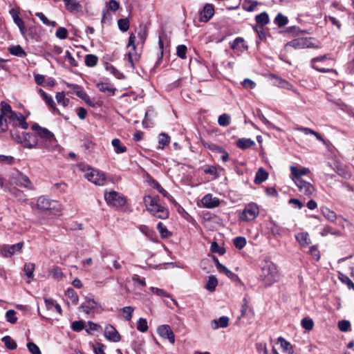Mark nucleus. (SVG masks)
<instances>
[{"label": "nucleus", "instance_id": "33", "mask_svg": "<svg viewBox=\"0 0 354 354\" xmlns=\"http://www.w3.org/2000/svg\"><path fill=\"white\" fill-rule=\"evenodd\" d=\"M321 212L323 216L328 221L332 222L335 221L337 218L336 214L333 211L328 209V207H322Z\"/></svg>", "mask_w": 354, "mask_h": 354}, {"label": "nucleus", "instance_id": "61", "mask_svg": "<svg viewBox=\"0 0 354 354\" xmlns=\"http://www.w3.org/2000/svg\"><path fill=\"white\" fill-rule=\"evenodd\" d=\"M93 352L95 354H106L104 352L105 346L100 343L93 344Z\"/></svg>", "mask_w": 354, "mask_h": 354}, {"label": "nucleus", "instance_id": "19", "mask_svg": "<svg viewBox=\"0 0 354 354\" xmlns=\"http://www.w3.org/2000/svg\"><path fill=\"white\" fill-rule=\"evenodd\" d=\"M214 14V8L213 5L207 3L203 8V10L200 13V18L201 21H205V22L208 21L211 19Z\"/></svg>", "mask_w": 354, "mask_h": 354}, {"label": "nucleus", "instance_id": "49", "mask_svg": "<svg viewBox=\"0 0 354 354\" xmlns=\"http://www.w3.org/2000/svg\"><path fill=\"white\" fill-rule=\"evenodd\" d=\"M6 321L10 324H15L17 321L16 312L14 310H9L6 313Z\"/></svg>", "mask_w": 354, "mask_h": 354}, {"label": "nucleus", "instance_id": "30", "mask_svg": "<svg viewBox=\"0 0 354 354\" xmlns=\"http://www.w3.org/2000/svg\"><path fill=\"white\" fill-rule=\"evenodd\" d=\"M268 176V174L262 167L259 168L256 173L254 182L257 184L264 182Z\"/></svg>", "mask_w": 354, "mask_h": 354}, {"label": "nucleus", "instance_id": "27", "mask_svg": "<svg viewBox=\"0 0 354 354\" xmlns=\"http://www.w3.org/2000/svg\"><path fill=\"white\" fill-rule=\"evenodd\" d=\"M306 32H307L306 30L301 29L299 27L297 26H292L291 27L286 28V30H284V33L289 37H295L299 35V34Z\"/></svg>", "mask_w": 354, "mask_h": 354}, {"label": "nucleus", "instance_id": "22", "mask_svg": "<svg viewBox=\"0 0 354 354\" xmlns=\"http://www.w3.org/2000/svg\"><path fill=\"white\" fill-rule=\"evenodd\" d=\"M266 227L273 235L281 236L283 233V227L277 225L274 221L270 220L266 223Z\"/></svg>", "mask_w": 354, "mask_h": 354}, {"label": "nucleus", "instance_id": "57", "mask_svg": "<svg viewBox=\"0 0 354 354\" xmlns=\"http://www.w3.org/2000/svg\"><path fill=\"white\" fill-rule=\"evenodd\" d=\"M248 5H247L246 3H244L243 5V8H244V10L248 12L253 11L258 5V3L253 0H249L248 1Z\"/></svg>", "mask_w": 354, "mask_h": 354}, {"label": "nucleus", "instance_id": "16", "mask_svg": "<svg viewBox=\"0 0 354 354\" xmlns=\"http://www.w3.org/2000/svg\"><path fill=\"white\" fill-rule=\"evenodd\" d=\"M290 169L291 171L290 178L295 182L296 181V178L298 180H303L302 176L306 175L310 173V170L306 167L298 168L295 166L291 165L290 167Z\"/></svg>", "mask_w": 354, "mask_h": 354}, {"label": "nucleus", "instance_id": "60", "mask_svg": "<svg viewBox=\"0 0 354 354\" xmlns=\"http://www.w3.org/2000/svg\"><path fill=\"white\" fill-rule=\"evenodd\" d=\"M177 55L181 58L185 59L186 58V52H187V47L185 45H179L177 46Z\"/></svg>", "mask_w": 354, "mask_h": 354}, {"label": "nucleus", "instance_id": "34", "mask_svg": "<svg viewBox=\"0 0 354 354\" xmlns=\"http://www.w3.org/2000/svg\"><path fill=\"white\" fill-rule=\"evenodd\" d=\"M112 145L117 153H124L127 151V147L122 145L121 141L118 138H115L112 140Z\"/></svg>", "mask_w": 354, "mask_h": 354}, {"label": "nucleus", "instance_id": "50", "mask_svg": "<svg viewBox=\"0 0 354 354\" xmlns=\"http://www.w3.org/2000/svg\"><path fill=\"white\" fill-rule=\"evenodd\" d=\"M151 185L154 189H157L163 196H169L168 192L165 189H163L162 186L158 183V182L156 181V180H152Z\"/></svg>", "mask_w": 354, "mask_h": 354}, {"label": "nucleus", "instance_id": "17", "mask_svg": "<svg viewBox=\"0 0 354 354\" xmlns=\"http://www.w3.org/2000/svg\"><path fill=\"white\" fill-rule=\"evenodd\" d=\"M201 203L205 207L214 208L219 205L220 201L218 198L213 197L212 194H207L203 197Z\"/></svg>", "mask_w": 354, "mask_h": 354}, {"label": "nucleus", "instance_id": "41", "mask_svg": "<svg viewBox=\"0 0 354 354\" xmlns=\"http://www.w3.org/2000/svg\"><path fill=\"white\" fill-rule=\"evenodd\" d=\"M56 100L58 104H62L64 106H68L69 103V99L65 97V94L64 92L57 93L55 95Z\"/></svg>", "mask_w": 354, "mask_h": 354}, {"label": "nucleus", "instance_id": "35", "mask_svg": "<svg viewBox=\"0 0 354 354\" xmlns=\"http://www.w3.org/2000/svg\"><path fill=\"white\" fill-rule=\"evenodd\" d=\"M35 267V266L33 263L28 262L25 263L24 270L28 278H33Z\"/></svg>", "mask_w": 354, "mask_h": 354}, {"label": "nucleus", "instance_id": "10", "mask_svg": "<svg viewBox=\"0 0 354 354\" xmlns=\"http://www.w3.org/2000/svg\"><path fill=\"white\" fill-rule=\"evenodd\" d=\"M294 183L297 185L299 192L303 195L310 196L315 190L314 186L310 183L304 180H298L296 178V181Z\"/></svg>", "mask_w": 354, "mask_h": 354}, {"label": "nucleus", "instance_id": "8", "mask_svg": "<svg viewBox=\"0 0 354 354\" xmlns=\"http://www.w3.org/2000/svg\"><path fill=\"white\" fill-rule=\"evenodd\" d=\"M259 214V206L254 203H250L245 205L239 215V219L245 222L252 221L257 218Z\"/></svg>", "mask_w": 354, "mask_h": 354}, {"label": "nucleus", "instance_id": "14", "mask_svg": "<svg viewBox=\"0 0 354 354\" xmlns=\"http://www.w3.org/2000/svg\"><path fill=\"white\" fill-rule=\"evenodd\" d=\"M105 337L113 342H118L121 339V336L118 331L111 325H107L104 330Z\"/></svg>", "mask_w": 354, "mask_h": 354}, {"label": "nucleus", "instance_id": "63", "mask_svg": "<svg viewBox=\"0 0 354 354\" xmlns=\"http://www.w3.org/2000/svg\"><path fill=\"white\" fill-rule=\"evenodd\" d=\"M102 310L101 306L97 301L90 299V313L99 312Z\"/></svg>", "mask_w": 354, "mask_h": 354}, {"label": "nucleus", "instance_id": "3", "mask_svg": "<svg viewBox=\"0 0 354 354\" xmlns=\"http://www.w3.org/2000/svg\"><path fill=\"white\" fill-rule=\"evenodd\" d=\"M30 205L32 209L51 211L53 214H57L61 210V205L58 201L50 200L46 196L39 197L35 204L32 202Z\"/></svg>", "mask_w": 354, "mask_h": 354}, {"label": "nucleus", "instance_id": "21", "mask_svg": "<svg viewBox=\"0 0 354 354\" xmlns=\"http://www.w3.org/2000/svg\"><path fill=\"white\" fill-rule=\"evenodd\" d=\"M231 48L239 53H242L248 49V46L244 44V39L242 37L236 38L231 44Z\"/></svg>", "mask_w": 354, "mask_h": 354}, {"label": "nucleus", "instance_id": "4", "mask_svg": "<svg viewBox=\"0 0 354 354\" xmlns=\"http://www.w3.org/2000/svg\"><path fill=\"white\" fill-rule=\"evenodd\" d=\"M38 136L41 140V141H39V149L53 150L56 147H57V140L54 134L48 129L46 128L41 129V131L38 133Z\"/></svg>", "mask_w": 354, "mask_h": 354}, {"label": "nucleus", "instance_id": "38", "mask_svg": "<svg viewBox=\"0 0 354 354\" xmlns=\"http://www.w3.org/2000/svg\"><path fill=\"white\" fill-rule=\"evenodd\" d=\"M157 228L162 238H169L171 236V233L167 230V228L161 223L159 222L157 225Z\"/></svg>", "mask_w": 354, "mask_h": 354}, {"label": "nucleus", "instance_id": "13", "mask_svg": "<svg viewBox=\"0 0 354 354\" xmlns=\"http://www.w3.org/2000/svg\"><path fill=\"white\" fill-rule=\"evenodd\" d=\"M157 332L160 337L167 339L170 343L174 344L175 335L169 325L164 324L160 326L158 328Z\"/></svg>", "mask_w": 354, "mask_h": 354}, {"label": "nucleus", "instance_id": "12", "mask_svg": "<svg viewBox=\"0 0 354 354\" xmlns=\"http://www.w3.org/2000/svg\"><path fill=\"white\" fill-rule=\"evenodd\" d=\"M105 174L97 169L90 167V182L96 185L102 186L106 182Z\"/></svg>", "mask_w": 354, "mask_h": 354}, {"label": "nucleus", "instance_id": "45", "mask_svg": "<svg viewBox=\"0 0 354 354\" xmlns=\"http://www.w3.org/2000/svg\"><path fill=\"white\" fill-rule=\"evenodd\" d=\"M66 296L71 299L73 304H77L78 301V296L73 288H68L65 292Z\"/></svg>", "mask_w": 354, "mask_h": 354}, {"label": "nucleus", "instance_id": "44", "mask_svg": "<svg viewBox=\"0 0 354 354\" xmlns=\"http://www.w3.org/2000/svg\"><path fill=\"white\" fill-rule=\"evenodd\" d=\"M304 38H299L292 40L286 44V46H292L295 48H304Z\"/></svg>", "mask_w": 354, "mask_h": 354}, {"label": "nucleus", "instance_id": "53", "mask_svg": "<svg viewBox=\"0 0 354 354\" xmlns=\"http://www.w3.org/2000/svg\"><path fill=\"white\" fill-rule=\"evenodd\" d=\"M106 68L107 71H110L116 78L118 79H123L124 75L119 71H118L113 66L109 65L106 64Z\"/></svg>", "mask_w": 354, "mask_h": 354}, {"label": "nucleus", "instance_id": "59", "mask_svg": "<svg viewBox=\"0 0 354 354\" xmlns=\"http://www.w3.org/2000/svg\"><path fill=\"white\" fill-rule=\"evenodd\" d=\"M338 327L341 331L346 332V331L349 330L350 327H351V324L347 320H342V321L339 322Z\"/></svg>", "mask_w": 354, "mask_h": 354}, {"label": "nucleus", "instance_id": "5", "mask_svg": "<svg viewBox=\"0 0 354 354\" xmlns=\"http://www.w3.org/2000/svg\"><path fill=\"white\" fill-rule=\"evenodd\" d=\"M12 137L24 147L28 149L39 148V141L36 136L30 133H22L21 135L11 133Z\"/></svg>", "mask_w": 354, "mask_h": 354}, {"label": "nucleus", "instance_id": "54", "mask_svg": "<svg viewBox=\"0 0 354 354\" xmlns=\"http://www.w3.org/2000/svg\"><path fill=\"white\" fill-rule=\"evenodd\" d=\"M9 13L12 16L14 22H24L19 17V10L18 8H11Z\"/></svg>", "mask_w": 354, "mask_h": 354}, {"label": "nucleus", "instance_id": "47", "mask_svg": "<svg viewBox=\"0 0 354 354\" xmlns=\"http://www.w3.org/2000/svg\"><path fill=\"white\" fill-rule=\"evenodd\" d=\"M218 284V281L216 278L214 276L209 277L207 283L205 286V288L210 291L214 290L216 286Z\"/></svg>", "mask_w": 354, "mask_h": 354}, {"label": "nucleus", "instance_id": "1", "mask_svg": "<svg viewBox=\"0 0 354 354\" xmlns=\"http://www.w3.org/2000/svg\"><path fill=\"white\" fill-rule=\"evenodd\" d=\"M279 279V273L277 266L272 261L262 262L259 280L265 287H269L276 283Z\"/></svg>", "mask_w": 354, "mask_h": 354}, {"label": "nucleus", "instance_id": "11", "mask_svg": "<svg viewBox=\"0 0 354 354\" xmlns=\"http://www.w3.org/2000/svg\"><path fill=\"white\" fill-rule=\"evenodd\" d=\"M21 33L25 37L35 38L37 34V27L31 24H17Z\"/></svg>", "mask_w": 354, "mask_h": 354}, {"label": "nucleus", "instance_id": "28", "mask_svg": "<svg viewBox=\"0 0 354 354\" xmlns=\"http://www.w3.org/2000/svg\"><path fill=\"white\" fill-rule=\"evenodd\" d=\"M266 24H256L253 27L261 40L266 39L268 33V30L264 27Z\"/></svg>", "mask_w": 354, "mask_h": 354}, {"label": "nucleus", "instance_id": "40", "mask_svg": "<svg viewBox=\"0 0 354 354\" xmlns=\"http://www.w3.org/2000/svg\"><path fill=\"white\" fill-rule=\"evenodd\" d=\"M66 8L71 11H76L78 10L79 3L75 0H64Z\"/></svg>", "mask_w": 354, "mask_h": 354}, {"label": "nucleus", "instance_id": "25", "mask_svg": "<svg viewBox=\"0 0 354 354\" xmlns=\"http://www.w3.org/2000/svg\"><path fill=\"white\" fill-rule=\"evenodd\" d=\"M278 342L280 344L282 351L285 354H292L294 352L291 344L287 342L284 338L280 337L278 338Z\"/></svg>", "mask_w": 354, "mask_h": 354}, {"label": "nucleus", "instance_id": "51", "mask_svg": "<svg viewBox=\"0 0 354 354\" xmlns=\"http://www.w3.org/2000/svg\"><path fill=\"white\" fill-rule=\"evenodd\" d=\"M121 311L124 314L125 319L127 321H130L132 318L134 308L131 306H125L121 309Z\"/></svg>", "mask_w": 354, "mask_h": 354}, {"label": "nucleus", "instance_id": "23", "mask_svg": "<svg viewBox=\"0 0 354 354\" xmlns=\"http://www.w3.org/2000/svg\"><path fill=\"white\" fill-rule=\"evenodd\" d=\"M328 59V55H322V56H319V57H314L311 59V65H312V67L315 69L316 71H319V72H322V73H328L329 71H330V69H326L325 68H321L319 66H318L316 63L317 62H323L326 59Z\"/></svg>", "mask_w": 354, "mask_h": 354}, {"label": "nucleus", "instance_id": "15", "mask_svg": "<svg viewBox=\"0 0 354 354\" xmlns=\"http://www.w3.org/2000/svg\"><path fill=\"white\" fill-rule=\"evenodd\" d=\"M23 245L24 243L22 242H19L17 244L4 247L1 250V254L5 257H11L16 252H20Z\"/></svg>", "mask_w": 354, "mask_h": 354}, {"label": "nucleus", "instance_id": "46", "mask_svg": "<svg viewBox=\"0 0 354 354\" xmlns=\"http://www.w3.org/2000/svg\"><path fill=\"white\" fill-rule=\"evenodd\" d=\"M1 106V116H6V115L10 113L13 111L10 104L6 103L4 101H2L0 104Z\"/></svg>", "mask_w": 354, "mask_h": 354}, {"label": "nucleus", "instance_id": "62", "mask_svg": "<svg viewBox=\"0 0 354 354\" xmlns=\"http://www.w3.org/2000/svg\"><path fill=\"white\" fill-rule=\"evenodd\" d=\"M71 328L74 331L80 332L84 328V323L82 321L73 322Z\"/></svg>", "mask_w": 354, "mask_h": 354}, {"label": "nucleus", "instance_id": "42", "mask_svg": "<svg viewBox=\"0 0 354 354\" xmlns=\"http://www.w3.org/2000/svg\"><path fill=\"white\" fill-rule=\"evenodd\" d=\"M50 274L53 279L57 280L60 279L63 277L62 269L57 266H54L50 269Z\"/></svg>", "mask_w": 354, "mask_h": 354}, {"label": "nucleus", "instance_id": "31", "mask_svg": "<svg viewBox=\"0 0 354 354\" xmlns=\"http://www.w3.org/2000/svg\"><path fill=\"white\" fill-rule=\"evenodd\" d=\"M216 267L220 272L225 274L227 277L230 279H233L236 277V275L233 273L231 270H230L227 268H226L223 264L220 263L218 259H216Z\"/></svg>", "mask_w": 354, "mask_h": 354}, {"label": "nucleus", "instance_id": "2", "mask_svg": "<svg viewBox=\"0 0 354 354\" xmlns=\"http://www.w3.org/2000/svg\"><path fill=\"white\" fill-rule=\"evenodd\" d=\"M143 202L146 206L147 210L151 215L160 218L166 219L169 217V211L165 207L159 204V197H152L151 196H145Z\"/></svg>", "mask_w": 354, "mask_h": 354}, {"label": "nucleus", "instance_id": "39", "mask_svg": "<svg viewBox=\"0 0 354 354\" xmlns=\"http://www.w3.org/2000/svg\"><path fill=\"white\" fill-rule=\"evenodd\" d=\"M21 113H16V112H11L10 113L4 116L5 119H6V121H9V123L11 124L13 127H15V123H17V120H19V118L18 115H21Z\"/></svg>", "mask_w": 354, "mask_h": 354}, {"label": "nucleus", "instance_id": "64", "mask_svg": "<svg viewBox=\"0 0 354 354\" xmlns=\"http://www.w3.org/2000/svg\"><path fill=\"white\" fill-rule=\"evenodd\" d=\"M27 346L32 354H41L39 348L33 342L28 343Z\"/></svg>", "mask_w": 354, "mask_h": 354}, {"label": "nucleus", "instance_id": "43", "mask_svg": "<svg viewBox=\"0 0 354 354\" xmlns=\"http://www.w3.org/2000/svg\"><path fill=\"white\" fill-rule=\"evenodd\" d=\"M230 115L223 113L219 115L218 118V123L220 126L227 127L230 124Z\"/></svg>", "mask_w": 354, "mask_h": 354}, {"label": "nucleus", "instance_id": "24", "mask_svg": "<svg viewBox=\"0 0 354 354\" xmlns=\"http://www.w3.org/2000/svg\"><path fill=\"white\" fill-rule=\"evenodd\" d=\"M295 239L302 247H306L311 241L308 232H299L295 234Z\"/></svg>", "mask_w": 354, "mask_h": 354}, {"label": "nucleus", "instance_id": "58", "mask_svg": "<svg viewBox=\"0 0 354 354\" xmlns=\"http://www.w3.org/2000/svg\"><path fill=\"white\" fill-rule=\"evenodd\" d=\"M301 326L306 330H310L313 327V322L311 319L304 318L301 319Z\"/></svg>", "mask_w": 354, "mask_h": 354}, {"label": "nucleus", "instance_id": "52", "mask_svg": "<svg viewBox=\"0 0 354 354\" xmlns=\"http://www.w3.org/2000/svg\"><path fill=\"white\" fill-rule=\"evenodd\" d=\"M137 329L140 332L145 333L148 329L147 322L146 319L140 318L137 324Z\"/></svg>", "mask_w": 354, "mask_h": 354}, {"label": "nucleus", "instance_id": "36", "mask_svg": "<svg viewBox=\"0 0 354 354\" xmlns=\"http://www.w3.org/2000/svg\"><path fill=\"white\" fill-rule=\"evenodd\" d=\"M2 342L4 343L6 348L10 350L17 348V343L10 336L6 335L2 338Z\"/></svg>", "mask_w": 354, "mask_h": 354}, {"label": "nucleus", "instance_id": "56", "mask_svg": "<svg viewBox=\"0 0 354 354\" xmlns=\"http://www.w3.org/2000/svg\"><path fill=\"white\" fill-rule=\"evenodd\" d=\"M55 35L60 39H64L68 36V31L65 28L59 27L55 32Z\"/></svg>", "mask_w": 354, "mask_h": 354}, {"label": "nucleus", "instance_id": "9", "mask_svg": "<svg viewBox=\"0 0 354 354\" xmlns=\"http://www.w3.org/2000/svg\"><path fill=\"white\" fill-rule=\"evenodd\" d=\"M12 185L24 187L28 189H33L34 187L28 177L21 173L13 176L11 180Z\"/></svg>", "mask_w": 354, "mask_h": 354}, {"label": "nucleus", "instance_id": "18", "mask_svg": "<svg viewBox=\"0 0 354 354\" xmlns=\"http://www.w3.org/2000/svg\"><path fill=\"white\" fill-rule=\"evenodd\" d=\"M38 92L42 97L43 100L46 102L49 109L51 110V111H53V113H57L60 115L59 111L55 107V104L52 97L48 95L41 88H39Z\"/></svg>", "mask_w": 354, "mask_h": 354}, {"label": "nucleus", "instance_id": "6", "mask_svg": "<svg viewBox=\"0 0 354 354\" xmlns=\"http://www.w3.org/2000/svg\"><path fill=\"white\" fill-rule=\"evenodd\" d=\"M104 199L109 205L115 207H123L127 203V200L122 194L113 190L106 191Z\"/></svg>", "mask_w": 354, "mask_h": 354}, {"label": "nucleus", "instance_id": "26", "mask_svg": "<svg viewBox=\"0 0 354 354\" xmlns=\"http://www.w3.org/2000/svg\"><path fill=\"white\" fill-rule=\"evenodd\" d=\"M255 145L250 138H240L236 142V146L241 149H246Z\"/></svg>", "mask_w": 354, "mask_h": 354}, {"label": "nucleus", "instance_id": "48", "mask_svg": "<svg viewBox=\"0 0 354 354\" xmlns=\"http://www.w3.org/2000/svg\"><path fill=\"white\" fill-rule=\"evenodd\" d=\"M233 242L235 247L239 250L243 248L246 245V239L245 237L243 236L236 237L234 239Z\"/></svg>", "mask_w": 354, "mask_h": 354}, {"label": "nucleus", "instance_id": "32", "mask_svg": "<svg viewBox=\"0 0 354 354\" xmlns=\"http://www.w3.org/2000/svg\"><path fill=\"white\" fill-rule=\"evenodd\" d=\"M8 50L11 55L17 57H24L26 55V52L19 45L12 46L9 48Z\"/></svg>", "mask_w": 354, "mask_h": 354}, {"label": "nucleus", "instance_id": "29", "mask_svg": "<svg viewBox=\"0 0 354 354\" xmlns=\"http://www.w3.org/2000/svg\"><path fill=\"white\" fill-rule=\"evenodd\" d=\"M337 278L342 283L346 285L348 289L354 290V283L347 275L341 272H338Z\"/></svg>", "mask_w": 354, "mask_h": 354}, {"label": "nucleus", "instance_id": "7", "mask_svg": "<svg viewBox=\"0 0 354 354\" xmlns=\"http://www.w3.org/2000/svg\"><path fill=\"white\" fill-rule=\"evenodd\" d=\"M136 35L138 38V44H143L145 42V40L147 37V27L146 25L140 24L138 28H136L135 33L132 32L130 35L129 42H128V47L131 46L133 50H135L136 46H135V41L136 39Z\"/></svg>", "mask_w": 354, "mask_h": 354}, {"label": "nucleus", "instance_id": "37", "mask_svg": "<svg viewBox=\"0 0 354 354\" xmlns=\"http://www.w3.org/2000/svg\"><path fill=\"white\" fill-rule=\"evenodd\" d=\"M170 138L166 133H160L158 137V149H162L169 143Z\"/></svg>", "mask_w": 354, "mask_h": 354}, {"label": "nucleus", "instance_id": "20", "mask_svg": "<svg viewBox=\"0 0 354 354\" xmlns=\"http://www.w3.org/2000/svg\"><path fill=\"white\" fill-rule=\"evenodd\" d=\"M229 318L227 316H222L218 319H213L211 322V327L214 330L219 328H226L228 326Z\"/></svg>", "mask_w": 354, "mask_h": 354}, {"label": "nucleus", "instance_id": "55", "mask_svg": "<svg viewBox=\"0 0 354 354\" xmlns=\"http://www.w3.org/2000/svg\"><path fill=\"white\" fill-rule=\"evenodd\" d=\"M19 119L17 123H15V127H19L23 129H27L28 128V124L26 121V118L21 114L18 115Z\"/></svg>", "mask_w": 354, "mask_h": 354}]
</instances>
